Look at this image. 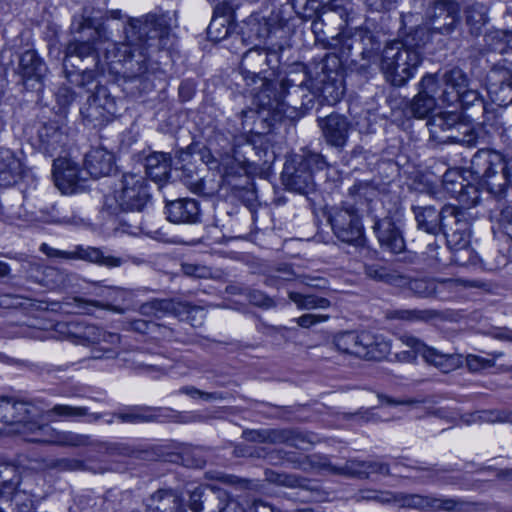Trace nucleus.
Returning a JSON list of instances; mask_svg holds the SVG:
<instances>
[{
	"mask_svg": "<svg viewBox=\"0 0 512 512\" xmlns=\"http://www.w3.org/2000/svg\"><path fill=\"white\" fill-rule=\"evenodd\" d=\"M182 271L185 275L195 278H208L211 276V270L199 264L184 263L182 264Z\"/></svg>",
	"mask_w": 512,
	"mask_h": 512,
	"instance_id": "obj_59",
	"label": "nucleus"
},
{
	"mask_svg": "<svg viewBox=\"0 0 512 512\" xmlns=\"http://www.w3.org/2000/svg\"><path fill=\"white\" fill-rule=\"evenodd\" d=\"M260 81L261 90L254 95L253 103L262 112H267L271 120H280L285 113V103L277 95L273 84L258 76H255Z\"/></svg>",
	"mask_w": 512,
	"mask_h": 512,
	"instance_id": "obj_22",
	"label": "nucleus"
},
{
	"mask_svg": "<svg viewBox=\"0 0 512 512\" xmlns=\"http://www.w3.org/2000/svg\"><path fill=\"white\" fill-rule=\"evenodd\" d=\"M39 138L46 148L55 149L56 144L61 141L62 134L53 125H44L39 130Z\"/></svg>",
	"mask_w": 512,
	"mask_h": 512,
	"instance_id": "obj_52",
	"label": "nucleus"
},
{
	"mask_svg": "<svg viewBox=\"0 0 512 512\" xmlns=\"http://www.w3.org/2000/svg\"><path fill=\"white\" fill-rule=\"evenodd\" d=\"M37 281L49 290H58L66 287L68 282V275L55 267H44L39 276H36Z\"/></svg>",
	"mask_w": 512,
	"mask_h": 512,
	"instance_id": "obj_43",
	"label": "nucleus"
},
{
	"mask_svg": "<svg viewBox=\"0 0 512 512\" xmlns=\"http://www.w3.org/2000/svg\"><path fill=\"white\" fill-rule=\"evenodd\" d=\"M39 250L49 258H59L64 260H82L90 263L104 266L107 268L120 267L130 260L129 256H114L105 254L103 250L96 247L78 245L73 250L66 251L53 248L46 243H42Z\"/></svg>",
	"mask_w": 512,
	"mask_h": 512,
	"instance_id": "obj_9",
	"label": "nucleus"
},
{
	"mask_svg": "<svg viewBox=\"0 0 512 512\" xmlns=\"http://www.w3.org/2000/svg\"><path fill=\"white\" fill-rule=\"evenodd\" d=\"M487 7L480 2L467 1L465 7L466 22L470 27L471 33L478 35L481 28L487 23Z\"/></svg>",
	"mask_w": 512,
	"mask_h": 512,
	"instance_id": "obj_38",
	"label": "nucleus"
},
{
	"mask_svg": "<svg viewBox=\"0 0 512 512\" xmlns=\"http://www.w3.org/2000/svg\"><path fill=\"white\" fill-rule=\"evenodd\" d=\"M124 32V42L110 43L105 49L107 65L129 81H150L154 72L149 63V52L162 50L171 43L167 19L156 15H147L144 19H131Z\"/></svg>",
	"mask_w": 512,
	"mask_h": 512,
	"instance_id": "obj_1",
	"label": "nucleus"
},
{
	"mask_svg": "<svg viewBox=\"0 0 512 512\" xmlns=\"http://www.w3.org/2000/svg\"><path fill=\"white\" fill-rule=\"evenodd\" d=\"M46 70L45 63L35 51L27 50L21 55L18 72L28 89H33L34 83H41Z\"/></svg>",
	"mask_w": 512,
	"mask_h": 512,
	"instance_id": "obj_26",
	"label": "nucleus"
},
{
	"mask_svg": "<svg viewBox=\"0 0 512 512\" xmlns=\"http://www.w3.org/2000/svg\"><path fill=\"white\" fill-rule=\"evenodd\" d=\"M466 363L471 371H479L481 369L489 368L494 366V360L489 358H484L477 355H468L466 357Z\"/></svg>",
	"mask_w": 512,
	"mask_h": 512,
	"instance_id": "obj_60",
	"label": "nucleus"
},
{
	"mask_svg": "<svg viewBox=\"0 0 512 512\" xmlns=\"http://www.w3.org/2000/svg\"><path fill=\"white\" fill-rule=\"evenodd\" d=\"M115 416L123 423H144L154 420V417L151 414H147L141 408H133L128 412L119 413Z\"/></svg>",
	"mask_w": 512,
	"mask_h": 512,
	"instance_id": "obj_53",
	"label": "nucleus"
},
{
	"mask_svg": "<svg viewBox=\"0 0 512 512\" xmlns=\"http://www.w3.org/2000/svg\"><path fill=\"white\" fill-rule=\"evenodd\" d=\"M460 6L454 0H436L426 11V24L433 32L449 34L459 22Z\"/></svg>",
	"mask_w": 512,
	"mask_h": 512,
	"instance_id": "obj_14",
	"label": "nucleus"
},
{
	"mask_svg": "<svg viewBox=\"0 0 512 512\" xmlns=\"http://www.w3.org/2000/svg\"><path fill=\"white\" fill-rule=\"evenodd\" d=\"M28 428L33 430L28 442L48 443L62 446L82 447L91 444L90 436L74 432L57 431L48 424L32 423Z\"/></svg>",
	"mask_w": 512,
	"mask_h": 512,
	"instance_id": "obj_15",
	"label": "nucleus"
},
{
	"mask_svg": "<svg viewBox=\"0 0 512 512\" xmlns=\"http://www.w3.org/2000/svg\"><path fill=\"white\" fill-rule=\"evenodd\" d=\"M452 222V228H445L442 232L445 234L447 239V244L450 248V251L456 250L459 247H464L470 245V235L468 232V222L465 219V214L462 211V216H460V221Z\"/></svg>",
	"mask_w": 512,
	"mask_h": 512,
	"instance_id": "obj_36",
	"label": "nucleus"
},
{
	"mask_svg": "<svg viewBox=\"0 0 512 512\" xmlns=\"http://www.w3.org/2000/svg\"><path fill=\"white\" fill-rule=\"evenodd\" d=\"M421 62L419 44L411 46L408 41L393 42L382 52L380 69L390 84L400 87L414 76Z\"/></svg>",
	"mask_w": 512,
	"mask_h": 512,
	"instance_id": "obj_3",
	"label": "nucleus"
},
{
	"mask_svg": "<svg viewBox=\"0 0 512 512\" xmlns=\"http://www.w3.org/2000/svg\"><path fill=\"white\" fill-rule=\"evenodd\" d=\"M21 477L18 468L12 464H0V497L10 499L16 506L25 500V491L19 489Z\"/></svg>",
	"mask_w": 512,
	"mask_h": 512,
	"instance_id": "obj_25",
	"label": "nucleus"
},
{
	"mask_svg": "<svg viewBox=\"0 0 512 512\" xmlns=\"http://www.w3.org/2000/svg\"><path fill=\"white\" fill-rule=\"evenodd\" d=\"M354 499L357 502L375 501L382 505H392L393 492L375 489H362L355 494Z\"/></svg>",
	"mask_w": 512,
	"mask_h": 512,
	"instance_id": "obj_50",
	"label": "nucleus"
},
{
	"mask_svg": "<svg viewBox=\"0 0 512 512\" xmlns=\"http://www.w3.org/2000/svg\"><path fill=\"white\" fill-rule=\"evenodd\" d=\"M180 393L186 394L192 398L200 397L206 401L222 399V395L220 393L203 392V391H201L195 387H192V386L182 387L180 389Z\"/></svg>",
	"mask_w": 512,
	"mask_h": 512,
	"instance_id": "obj_61",
	"label": "nucleus"
},
{
	"mask_svg": "<svg viewBox=\"0 0 512 512\" xmlns=\"http://www.w3.org/2000/svg\"><path fill=\"white\" fill-rule=\"evenodd\" d=\"M139 312L149 317L162 318L164 316L173 315L181 320L192 321L191 314L202 313L203 310L181 301L153 299L143 303L139 308Z\"/></svg>",
	"mask_w": 512,
	"mask_h": 512,
	"instance_id": "obj_17",
	"label": "nucleus"
},
{
	"mask_svg": "<svg viewBox=\"0 0 512 512\" xmlns=\"http://www.w3.org/2000/svg\"><path fill=\"white\" fill-rule=\"evenodd\" d=\"M240 117L242 130L244 132L257 134L264 133V130L260 129V126L262 127L265 122L271 120V118L268 115H264V112L260 109L255 110L253 108L242 110Z\"/></svg>",
	"mask_w": 512,
	"mask_h": 512,
	"instance_id": "obj_42",
	"label": "nucleus"
},
{
	"mask_svg": "<svg viewBox=\"0 0 512 512\" xmlns=\"http://www.w3.org/2000/svg\"><path fill=\"white\" fill-rule=\"evenodd\" d=\"M321 93L329 104H335L341 100L344 95V87L341 82H326L323 84Z\"/></svg>",
	"mask_w": 512,
	"mask_h": 512,
	"instance_id": "obj_54",
	"label": "nucleus"
},
{
	"mask_svg": "<svg viewBox=\"0 0 512 512\" xmlns=\"http://www.w3.org/2000/svg\"><path fill=\"white\" fill-rule=\"evenodd\" d=\"M440 85L439 101L451 105L458 101L459 93L468 87V77L459 68H452L446 71L441 78L435 75Z\"/></svg>",
	"mask_w": 512,
	"mask_h": 512,
	"instance_id": "obj_23",
	"label": "nucleus"
},
{
	"mask_svg": "<svg viewBox=\"0 0 512 512\" xmlns=\"http://www.w3.org/2000/svg\"><path fill=\"white\" fill-rule=\"evenodd\" d=\"M461 119V113L456 111L441 112L432 116L427 122L430 137L440 144L448 142H470L472 138L463 139L454 133V126Z\"/></svg>",
	"mask_w": 512,
	"mask_h": 512,
	"instance_id": "obj_20",
	"label": "nucleus"
},
{
	"mask_svg": "<svg viewBox=\"0 0 512 512\" xmlns=\"http://www.w3.org/2000/svg\"><path fill=\"white\" fill-rule=\"evenodd\" d=\"M368 341H370L368 331L361 333L347 331L337 334L333 343L338 351L361 358V354L364 353L362 344Z\"/></svg>",
	"mask_w": 512,
	"mask_h": 512,
	"instance_id": "obj_34",
	"label": "nucleus"
},
{
	"mask_svg": "<svg viewBox=\"0 0 512 512\" xmlns=\"http://www.w3.org/2000/svg\"><path fill=\"white\" fill-rule=\"evenodd\" d=\"M459 99L463 107H469L475 105L477 102L481 103L480 95L476 90L465 88L459 93Z\"/></svg>",
	"mask_w": 512,
	"mask_h": 512,
	"instance_id": "obj_63",
	"label": "nucleus"
},
{
	"mask_svg": "<svg viewBox=\"0 0 512 512\" xmlns=\"http://www.w3.org/2000/svg\"><path fill=\"white\" fill-rule=\"evenodd\" d=\"M459 187V190L452 189V192L457 194V198L463 206L471 207L479 203L480 194L475 186H464L462 183H459Z\"/></svg>",
	"mask_w": 512,
	"mask_h": 512,
	"instance_id": "obj_51",
	"label": "nucleus"
},
{
	"mask_svg": "<svg viewBox=\"0 0 512 512\" xmlns=\"http://www.w3.org/2000/svg\"><path fill=\"white\" fill-rule=\"evenodd\" d=\"M265 439L272 443H287L290 446L302 448L305 443H310L308 436L290 429H274L265 432Z\"/></svg>",
	"mask_w": 512,
	"mask_h": 512,
	"instance_id": "obj_39",
	"label": "nucleus"
},
{
	"mask_svg": "<svg viewBox=\"0 0 512 512\" xmlns=\"http://www.w3.org/2000/svg\"><path fill=\"white\" fill-rule=\"evenodd\" d=\"M267 479L278 485L294 488L301 486V480L294 475L267 473Z\"/></svg>",
	"mask_w": 512,
	"mask_h": 512,
	"instance_id": "obj_58",
	"label": "nucleus"
},
{
	"mask_svg": "<svg viewBox=\"0 0 512 512\" xmlns=\"http://www.w3.org/2000/svg\"><path fill=\"white\" fill-rule=\"evenodd\" d=\"M454 133L465 140L472 138L470 142H457L458 144L474 146L477 143V135L474 129L468 123L462 121V118L458 121L457 125L454 126Z\"/></svg>",
	"mask_w": 512,
	"mask_h": 512,
	"instance_id": "obj_56",
	"label": "nucleus"
},
{
	"mask_svg": "<svg viewBox=\"0 0 512 512\" xmlns=\"http://www.w3.org/2000/svg\"><path fill=\"white\" fill-rule=\"evenodd\" d=\"M288 297L300 310L327 309L331 305L327 298L318 297L313 294L290 291Z\"/></svg>",
	"mask_w": 512,
	"mask_h": 512,
	"instance_id": "obj_45",
	"label": "nucleus"
},
{
	"mask_svg": "<svg viewBox=\"0 0 512 512\" xmlns=\"http://www.w3.org/2000/svg\"><path fill=\"white\" fill-rule=\"evenodd\" d=\"M64 74L68 82L80 88L90 91V86L96 81L97 73L94 70L85 69L83 71L68 70L64 67Z\"/></svg>",
	"mask_w": 512,
	"mask_h": 512,
	"instance_id": "obj_47",
	"label": "nucleus"
},
{
	"mask_svg": "<svg viewBox=\"0 0 512 512\" xmlns=\"http://www.w3.org/2000/svg\"><path fill=\"white\" fill-rule=\"evenodd\" d=\"M404 282L398 287L407 288L414 296L418 298H433L438 300H449L455 288L459 285L472 286L471 282L460 279H434V278H415L411 279L403 275Z\"/></svg>",
	"mask_w": 512,
	"mask_h": 512,
	"instance_id": "obj_11",
	"label": "nucleus"
},
{
	"mask_svg": "<svg viewBox=\"0 0 512 512\" xmlns=\"http://www.w3.org/2000/svg\"><path fill=\"white\" fill-rule=\"evenodd\" d=\"M70 30L73 37L65 48L63 66L68 67L71 57L80 59L93 57L98 67L97 51L102 45L109 42L112 36L105 21H96L84 9L83 13L73 17Z\"/></svg>",
	"mask_w": 512,
	"mask_h": 512,
	"instance_id": "obj_2",
	"label": "nucleus"
},
{
	"mask_svg": "<svg viewBox=\"0 0 512 512\" xmlns=\"http://www.w3.org/2000/svg\"><path fill=\"white\" fill-rule=\"evenodd\" d=\"M464 422L466 424L476 422H512V413L505 411H479L467 416V418L464 419Z\"/></svg>",
	"mask_w": 512,
	"mask_h": 512,
	"instance_id": "obj_48",
	"label": "nucleus"
},
{
	"mask_svg": "<svg viewBox=\"0 0 512 512\" xmlns=\"http://www.w3.org/2000/svg\"><path fill=\"white\" fill-rule=\"evenodd\" d=\"M255 150L254 146L250 143H245L242 147L233 149V157L242 166L250 162H254L247 155Z\"/></svg>",
	"mask_w": 512,
	"mask_h": 512,
	"instance_id": "obj_62",
	"label": "nucleus"
},
{
	"mask_svg": "<svg viewBox=\"0 0 512 512\" xmlns=\"http://www.w3.org/2000/svg\"><path fill=\"white\" fill-rule=\"evenodd\" d=\"M418 94L410 104V111L414 117L425 118L434 110L439 100L440 85L436 76L425 75L419 84Z\"/></svg>",
	"mask_w": 512,
	"mask_h": 512,
	"instance_id": "obj_19",
	"label": "nucleus"
},
{
	"mask_svg": "<svg viewBox=\"0 0 512 512\" xmlns=\"http://www.w3.org/2000/svg\"><path fill=\"white\" fill-rule=\"evenodd\" d=\"M399 341L409 348L394 354V359L399 362L412 363L416 360L417 355H421L423 359L441 371L447 373L455 370L460 365V358L455 354L442 353L433 347L424 344L418 338L403 334L399 336Z\"/></svg>",
	"mask_w": 512,
	"mask_h": 512,
	"instance_id": "obj_7",
	"label": "nucleus"
},
{
	"mask_svg": "<svg viewBox=\"0 0 512 512\" xmlns=\"http://www.w3.org/2000/svg\"><path fill=\"white\" fill-rule=\"evenodd\" d=\"M79 343L83 345H96L93 358H113L116 356V348L120 342V336L116 333L104 331L95 325H86L77 334Z\"/></svg>",
	"mask_w": 512,
	"mask_h": 512,
	"instance_id": "obj_16",
	"label": "nucleus"
},
{
	"mask_svg": "<svg viewBox=\"0 0 512 512\" xmlns=\"http://www.w3.org/2000/svg\"><path fill=\"white\" fill-rule=\"evenodd\" d=\"M84 168L95 179L108 176L114 169V155L104 147H94L85 156Z\"/></svg>",
	"mask_w": 512,
	"mask_h": 512,
	"instance_id": "obj_28",
	"label": "nucleus"
},
{
	"mask_svg": "<svg viewBox=\"0 0 512 512\" xmlns=\"http://www.w3.org/2000/svg\"><path fill=\"white\" fill-rule=\"evenodd\" d=\"M326 167L327 162L321 154L307 151L301 156L297 166L285 164L282 180L288 190L308 195L315 191L314 172Z\"/></svg>",
	"mask_w": 512,
	"mask_h": 512,
	"instance_id": "obj_6",
	"label": "nucleus"
},
{
	"mask_svg": "<svg viewBox=\"0 0 512 512\" xmlns=\"http://www.w3.org/2000/svg\"><path fill=\"white\" fill-rule=\"evenodd\" d=\"M22 173V163L7 148H0V185L10 186L17 182Z\"/></svg>",
	"mask_w": 512,
	"mask_h": 512,
	"instance_id": "obj_33",
	"label": "nucleus"
},
{
	"mask_svg": "<svg viewBox=\"0 0 512 512\" xmlns=\"http://www.w3.org/2000/svg\"><path fill=\"white\" fill-rule=\"evenodd\" d=\"M374 230L382 247L395 254L404 250V239L391 219L384 218L376 221Z\"/></svg>",
	"mask_w": 512,
	"mask_h": 512,
	"instance_id": "obj_31",
	"label": "nucleus"
},
{
	"mask_svg": "<svg viewBox=\"0 0 512 512\" xmlns=\"http://www.w3.org/2000/svg\"><path fill=\"white\" fill-rule=\"evenodd\" d=\"M229 499V493L220 487H197L190 494V509L194 512H223Z\"/></svg>",
	"mask_w": 512,
	"mask_h": 512,
	"instance_id": "obj_18",
	"label": "nucleus"
},
{
	"mask_svg": "<svg viewBox=\"0 0 512 512\" xmlns=\"http://www.w3.org/2000/svg\"><path fill=\"white\" fill-rule=\"evenodd\" d=\"M171 157L167 153L153 152L145 159L146 174L155 182L165 181L170 173Z\"/></svg>",
	"mask_w": 512,
	"mask_h": 512,
	"instance_id": "obj_35",
	"label": "nucleus"
},
{
	"mask_svg": "<svg viewBox=\"0 0 512 512\" xmlns=\"http://www.w3.org/2000/svg\"><path fill=\"white\" fill-rule=\"evenodd\" d=\"M328 221L334 235L342 242L360 245L363 241L364 228L357 208L352 204L332 207Z\"/></svg>",
	"mask_w": 512,
	"mask_h": 512,
	"instance_id": "obj_8",
	"label": "nucleus"
},
{
	"mask_svg": "<svg viewBox=\"0 0 512 512\" xmlns=\"http://www.w3.org/2000/svg\"><path fill=\"white\" fill-rule=\"evenodd\" d=\"M370 341L363 343V351L361 358L366 360H382L390 353L392 345L389 339L381 334L368 332Z\"/></svg>",
	"mask_w": 512,
	"mask_h": 512,
	"instance_id": "obj_37",
	"label": "nucleus"
},
{
	"mask_svg": "<svg viewBox=\"0 0 512 512\" xmlns=\"http://www.w3.org/2000/svg\"><path fill=\"white\" fill-rule=\"evenodd\" d=\"M247 297L250 303L261 308L269 309L276 305L275 301L271 297L260 290H249Z\"/></svg>",
	"mask_w": 512,
	"mask_h": 512,
	"instance_id": "obj_57",
	"label": "nucleus"
},
{
	"mask_svg": "<svg viewBox=\"0 0 512 512\" xmlns=\"http://www.w3.org/2000/svg\"><path fill=\"white\" fill-rule=\"evenodd\" d=\"M147 512H186L181 497L173 490L159 489L145 503Z\"/></svg>",
	"mask_w": 512,
	"mask_h": 512,
	"instance_id": "obj_30",
	"label": "nucleus"
},
{
	"mask_svg": "<svg viewBox=\"0 0 512 512\" xmlns=\"http://www.w3.org/2000/svg\"><path fill=\"white\" fill-rule=\"evenodd\" d=\"M487 90L492 101L499 105L512 102V71L504 67L493 68L487 76Z\"/></svg>",
	"mask_w": 512,
	"mask_h": 512,
	"instance_id": "obj_24",
	"label": "nucleus"
},
{
	"mask_svg": "<svg viewBox=\"0 0 512 512\" xmlns=\"http://www.w3.org/2000/svg\"><path fill=\"white\" fill-rule=\"evenodd\" d=\"M41 415V411L33 404L23 401H13L9 398H0V420L8 425H16L15 432L22 434L28 441L33 430L28 428Z\"/></svg>",
	"mask_w": 512,
	"mask_h": 512,
	"instance_id": "obj_10",
	"label": "nucleus"
},
{
	"mask_svg": "<svg viewBox=\"0 0 512 512\" xmlns=\"http://www.w3.org/2000/svg\"><path fill=\"white\" fill-rule=\"evenodd\" d=\"M323 137L327 144L342 149L348 141L351 123L339 114H330L319 121Z\"/></svg>",
	"mask_w": 512,
	"mask_h": 512,
	"instance_id": "obj_21",
	"label": "nucleus"
},
{
	"mask_svg": "<svg viewBox=\"0 0 512 512\" xmlns=\"http://www.w3.org/2000/svg\"><path fill=\"white\" fill-rule=\"evenodd\" d=\"M167 218L173 223L194 224L199 221V204L194 199H178L166 205Z\"/></svg>",
	"mask_w": 512,
	"mask_h": 512,
	"instance_id": "obj_29",
	"label": "nucleus"
},
{
	"mask_svg": "<svg viewBox=\"0 0 512 512\" xmlns=\"http://www.w3.org/2000/svg\"><path fill=\"white\" fill-rule=\"evenodd\" d=\"M321 466L326 470L339 475L367 478V471L365 470V461L358 459H349L342 466H335L329 463L326 459L321 463Z\"/></svg>",
	"mask_w": 512,
	"mask_h": 512,
	"instance_id": "obj_41",
	"label": "nucleus"
},
{
	"mask_svg": "<svg viewBox=\"0 0 512 512\" xmlns=\"http://www.w3.org/2000/svg\"><path fill=\"white\" fill-rule=\"evenodd\" d=\"M45 415L50 421L60 419L78 421L85 418L87 423H95L102 418L100 413L89 412L87 407L71 406L66 404L54 405L51 409L46 411Z\"/></svg>",
	"mask_w": 512,
	"mask_h": 512,
	"instance_id": "obj_32",
	"label": "nucleus"
},
{
	"mask_svg": "<svg viewBox=\"0 0 512 512\" xmlns=\"http://www.w3.org/2000/svg\"><path fill=\"white\" fill-rule=\"evenodd\" d=\"M413 212L419 229L436 235L445 228H452V222L460 221L462 210L453 205L444 206L438 211L433 206H415Z\"/></svg>",
	"mask_w": 512,
	"mask_h": 512,
	"instance_id": "obj_12",
	"label": "nucleus"
},
{
	"mask_svg": "<svg viewBox=\"0 0 512 512\" xmlns=\"http://www.w3.org/2000/svg\"><path fill=\"white\" fill-rule=\"evenodd\" d=\"M88 101L89 116L96 120L107 121L117 113L116 100L105 86L96 85Z\"/></svg>",
	"mask_w": 512,
	"mask_h": 512,
	"instance_id": "obj_27",
	"label": "nucleus"
},
{
	"mask_svg": "<svg viewBox=\"0 0 512 512\" xmlns=\"http://www.w3.org/2000/svg\"><path fill=\"white\" fill-rule=\"evenodd\" d=\"M476 255L470 245L459 247L451 251V261L460 266H466L474 263Z\"/></svg>",
	"mask_w": 512,
	"mask_h": 512,
	"instance_id": "obj_55",
	"label": "nucleus"
},
{
	"mask_svg": "<svg viewBox=\"0 0 512 512\" xmlns=\"http://www.w3.org/2000/svg\"><path fill=\"white\" fill-rule=\"evenodd\" d=\"M365 274L373 280L385 282L397 287L404 282L403 275L377 263L366 265Z\"/></svg>",
	"mask_w": 512,
	"mask_h": 512,
	"instance_id": "obj_44",
	"label": "nucleus"
},
{
	"mask_svg": "<svg viewBox=\"0 0 512 512\" xmlns=\"http://www.w3.org/2000/svg\"><path fill=\"white\" fill-rule=\"evenodd\" d=\"M508 160L501 153L479 150L471 161L473 172L481 178L488 192L498 199L506 196L510 177L507 173Z\"/></svg>",
	"mask_w": 512,
	"mask_h": 512,
	"instance_id": "obj_4",
	"label": "nucleus"
},
{
	"mask_svg": "<svg viewBox=\"0 0 512 512\" xmlns=\"http://www.w3.org/2000/svg\"><path fill=\"white\" fill-rule=\"evenodd\" d=\"M79 170L76 166L67 163V166L62 170H55L54 178L56 186L63 193H72L81 179Z\"/></svg>",
	"mask_w": 512,
	"mask_h": 512,
	"instance_id": "obj_40",
	"label": "nucleus"
},
{
	"mask_svg": "<svg viewBox=\"0 0 512 512\" xmlns=\"http://www.w3.org/2000/svg\"><path fill=\"white\" fill-rule=\"evenodd\" d=\"M296 273L289 264H280L266 277L265 284L268 286L279 287L283 282L293 281Z\"/></svg>",
	"mask_w": 512,
	"mask_h": 512,
	"instance_id": "obj_49",
	"label": "nucleus"
},
{
	"mask_svg": "<svg viewBox=\"0 0 512 512\" xmlns=\"http://www.w3.org/2000/svg\"><path fill=\"white\" fill-rule=\"evenodd\" d=\"M329 319L328 315L304 314L297 319L296 323L302 328H309L318 323L325 322Z\"/></svg>",
	"mask_w": 512,
	"mask_h": 512,
	"instance_id": "obj_64",
	"label": "nucleus"
},
{
	"mask_svg": "<svg viewBox=\"0 0 512 512\" xmlns=\"http://www.w3.org/2000/svg\"><path fill=\"white\" fill-rule=\"evenodd\" d=\"M438 316L437 311L430 309H396L388 313V318L407 322L428 321Z\"/></svg>",
	"mask_w": 512,
	"mask_h": 512,
	"instance_id": "obj_46",
	"label": "nucleus"
},
{
	"mask_svg": "<svg viewBox=\"0 0 512 512\" xmlns=\"http://www.w3.org/2000/svg\"><path fill=\"white\" fill-rule=\"evenodd\" d=\"M392 505L417 510L459 512L463 502L454 498L393 492Z\"/></svg>",
	"mask_w": 512,
	"mask_h": 512,
	"instance_id": "obj_13",
	"label": "nucleus"
},
{
	"mask_svg": "<svg viewBox=\"0 0 512 512\" xmlns=\"http://www.w3.org/2000/svg\"><path fill=\"white\" fill-rule=\"evenodd\" d=\"M150 201V193L145 178L136 173L123 175L120 185L113 195L106 199V205L113 212L143 211Z\"/></svg>",
	"mask_w": 512,
	"mask_h": 512,
	"instance_id": "obj_5",
	"label": "nucleus"
}]
</instances>
